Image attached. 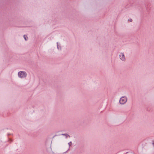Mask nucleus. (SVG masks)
<instances>
[{
    "label": "nucleus",
    "mask_w": 154,
    "mask_h": 154,
    "mask_svg": "<svg viewBox=\"0 0 154 154\" xmlns=\"http://www.w3.org/2000/svg\"><path fill=\"white\" fill-rule=\"evenodd\" d=\"M127 101V98L126 97L123 96L120 98L119 103L121 104H124Z\"/></svg>",
    "instance_id": "1"
},
{
    "label": "nucleus",
    "mask_w": 154,
    "mask_h": 154,
    "mask_svg": "<svg viewBox=\"0 0 154 154\" xmlns=\"http://www.w3.org/2000/svg\"><path fill=\"white\" fill-rule=\"evenodd\" d=\"M18 76L21 78L25 77L26 76V73L24 71H20L18 73Z\"/></svg>",
    "instance_id": "2"
},
{
    "label": "nucleus",
    "mask_w": 154,
    "mask_h": 154,
    "mask_svg": "<svg viewBox=\"0 0 154 154\" xmlns=\"http://www.w3.org/2000/svg\"><path fill=\"white\" fill-rule=\"evenodd\" d=\"M120 58L122 60L124 61L125 60V57L124 55V54L123 53H120L119 55Z\"/></svg>",
    "instance_id": "3"
},
{
    "label": "nucleus",
    "mask_w": 154,
    "mask_h": 154,
    "mask_svg": "<svg viewBox=\"0 0 154 154\" xmlns=\"http://www.w3.org/2000/svg\"><path fill=\"white\" fill-rule=\"evenodd\" d=\"M23 37H24V38L25 39V40H26V41L27 40V39L26 38H27V36H26V35H24Z\"/></svg>",
    "instance_id": "4"
},
{
    "label": "nucleus",
    "mask_w": 154,
    "mask_h": 154,
    "mask_svg": "<svg viewBox=\"0 0 154 154\" xmlns=\"http://www.w3.org/2000/svg\"><path fill=\"white\" fill-rule=\"evenodd\" d=\"M152 144L153 146V147H154V140H152Z\"/></svg>",
    "instance_id": "5"
},
{
    "label": "nucleus",
    "mask_w": 154,
    "mask_h": 154,
    "mask_svg": "<svg viewBox=\"0 0 154 154\" xmlns=\"http://www.w3.org/2000/svg\"><path fill=\"white\" fill-rule=\"evenodd\" d=\"M128 21H132V20L131 19H129L128 20Z\"/></svg>",
    "instance_id": "6"
},
{
    "label": "nucleus",
    "mask_w": 154,
    "mask_h": 154,
    "mask_svg": "<svg viewBox=\"0 0 154 154\" xmlns=\"http://www.w3.org/2000/svg\"><path fill=\"white\" fill-rule=\"evenodd\" d=\"M66 137H69V136L68 134H66Z\"/></svg>",
    "instance_id": "7"
}]
</instances>
